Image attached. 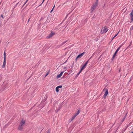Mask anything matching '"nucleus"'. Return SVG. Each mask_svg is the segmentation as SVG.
Instances as JSON below:
<instances>
[{
    "label": "nucleus",
    "mask_w": 133,
    "mask_h": 133,
    "mask_svg": "<svg viewBox=\"0 0 133 133\" xmlns=\"http://www.w3.org/2000/svg\"><path fill=\"white\" fill-rule=\"evenodd\" d=\"M25 120L24 119H22V120L18 128L19 130H22L23 129L24 124L25 123Z\"/></svg>",
    "instance_id": "nucleus-1"
},
{
    "label": "nucleus",
    "mask_w": 133,
    "mask_h": 133,
    "mask_svg": "<svg viewBox=\"0 0 133 133\" xmlns=\"http://www.w3.org/2000/svg\"><path fill=\"white\" fill-rule=\"evenodd\" d=\"M98 4V0H97V1L92 5L91 6V10L92 12L94 10Z\"/></svg>",
    "instance_id": "nucleus-2"
},
{
    "label": "nucleus",
    "mask_w": 133,
    "mask_h": 133,
    "mask_svg": "<svg viewBox=\"0 0 133 133\" xmlns=\"http://www.w3.org/2000/svg\"><path fill=\"white\" fill-rule=\"evenodd\" d=\"M108 30V28L106 26H104L103 27L101 31V33L102 34L106 33Z\"/></svg>",
    "instance_id": "nucleus-3"
},
{
    "label": "nucleus",
    "mask_w": 133,
    "mask_h": 133,
    "mask_svg": "<svg viewBox=\"0 0 133 133\" xmlns=\"http://www.w3.org/2000/svg\"><path fill=\"white\" fill-rule=\"evenodd\" d=\"M84 52H83L80 54L78 55L76 59V61L79 58H81L82 56L84 55Z\"/></svg>",
    "instance_id": "nucleus-4"
},
{
    "label": "nucleus",
    "mask_w": 133,
    "mask_h": 133,
    "mask_svg": "<svg viewBox=\"0 0 133 133\" xmlns=\"http://www.w3.org/2000/svg\"><path fill=\"white\" fill-rule=\"evenodd\" d=\"M64 71H63L61 72L57 76V78H60V77H61V76H62V75L63 74V72H64Z\"/></svg>",
    "instance_id": "nucleus-5"
},
{
    "label": "nucleus",
    "mask_w": 133,
    "mask_h": 133,
    "mask_svg": "<svg viewBox=\"0 0 133 133\" xmlns=\"http://www.w3.org/2000/svg\"><path fill=\"white\" fill-rule=\"evenodd\" d=\"M54 34H55L54 33H53V32H51L50 34V35H49L48 36V37H47L48 38H50Z\"/></svg>",
    "instance_id": "nucleus-6"
},
{
    "label": "nucleus",
    "mask_w": 133,
    "mask_h": 133,
    "mask_svg": "<svg viewBox=\"0 0 133 133\" xmlns=\"http://www.w3.org/2000/svg\"><path fill=\"white\" fill-rule=\"evenodd\" d=\"M5 64H6V59H4L3 64L2 66V67L3 68H4L5 66Z\"/></svg>",
    "instance_id": "nucleus-7"
},
{
    "label": "nucleus",
    "mask_w": 133,
    "mask_h": 133,
    "mask_svg": "<svg viewBox=\"0 0 133 133\" xmlns=\"http://www.w3.org/2000/svg\"><path fill=\"white\" fill-rule=\"evenodd\" d=\"M108 90H106V91L103 96V97L104 98H105V97H106V96H107V95L108 94Z\"/></svg>",
    "instance_id": "nucleus-8"
},
{
    "label": "nucleus",
    "mask_w": 133,
    "mask_h": 133,
    "mask_svg": "<svg viewBox=\"0 0 133 133\" xmlns=\"http://www.w3.org/2000/svg\"><path fill=\"white\" fill-rule=\"evenodd\" d=\"M131 19V20L133 21V12L132 11L130 14Z\"/></svg>",
    "instance_id": "nucleus-9"
},
{
    "label": "nucleus",
    "mask_w": 133,
    "mask_h": 133,
    "mask_svg": "<svg viewBox=\"0 0 133 133\" xmlns=\"http://www.w3.org/2000/svg\"><path fill=\"white\" fill-rule=\"evenodd\" d=\"M86 65L85 64H84L83 66L82 65V66L81 67V70L82 71L84 69V68H85V67H86Z\"/></svg>",
    "instance_id": "nucleus-10"
},
{
    "label": "nucleus",
    "mask_w": 133,
    "mask_h": 133,
    "mask_svg": "<svg viewBox=\"0 0 133 133\" xmlns=\"http://www.w3.org/2000/svg\"><path fill=\"white\" fill-rule=\"evenodd\" d=\"M76 115H75L74 116H73L71 118V121H72L76 117Z\"/></svg>",
    "instance_id": "nucleus-11"
},
{
    "label": "nucleus",
    "mask_w": 133,
    "mask_h": 133,
    "mask_svg": "<svg viewBox=\"0 0 133 133\" xmlns=\"http://www.w3.org/2000/svg\"><path fill=\"white\" fill-rule=\"evenodd\" d=\"M6 53L5 52H4V59H6Z\"/></svg>",
    "instance_id": "nucleus-12"
},
{
    "label": "nucleus",
    "mask_w": 133,
    "mask_h": 133,
    "mask_svg": "<svg viewBox=\"0 0 133 133\" xmlns=\"http://www.w3.org/2000/svg\"><path fill=\"white\" fill-rule=\"evenodd\" d=\"M80 112V110H78L77 112V113L75 115H76V116H77V115H78L79 114V113Z\"/></svg>",
    "instance_id": "nucleus-13"
},
{
    "label": "nucleus",
    "mask_w": 133,
    "mask_h": 133,
    "mask_svg": "<svg viewBox=\"0 0 133 133\" xmlns=\"http://www.w3.org/2000/svg\"><path fill=\"white\" fill-rule=\"evenodd\" d=\"M56 90L57 92H58L59 91L58 89V87H56Z\"/></svg>",
    "instance_id": "nucleus-14"
},
{
    "label": "nucleus",
    "mask_w": 133,
    "mask_h": 133,
    "mask_svg": "<svg viewBox=\"0 0 133 133\" xmlns=\"http://www.w3.org/2000/svg\"><path fill=\"white\" fill-rule=\"evenodd\" d=\"M121 48V46H119L116 50V52L117 53V52L119 50V49H120Z\"/></svg>",
    "instance_id": "nucleus-15"
},
{
    "label": "nucleus",
    "mask_w": 133,
    "mask_h": 133,
    "mask_svg": "<svg viewBox=\"0 0 133 133\" xmlns=\"http://www.w3.org/2000/svg\"><path fill=\"white\" fill-rule=\"evenodd\" d=\"M117 53V52H115V53L114 54V55L113 56V58H114V57H115L116 56Z\"/></svg>",
    "instance_id": "nucleus-16"
},
{
    "label": "nucleus",
    "mask_w": 133,
    "mask_h": 133,
    "mask_svg": "<svg viewBox=\"0 0 133 133\" xmlns=\"http://www.w3.org/2000/svg\"><path fill=\"white\" fill-rule=\"evenodd\" d=\"M57 87H58V89L59 88H62V85H59L58 86H57Z\"/></svg>",
    "instance_id": "nucleus-17"
},
{
    "label": "nucleus",
    "mask_w": 133,
    "mask_h": 133,
    "mask_svg": "<svg viewBox=\"0 0 133 133\" xmlns=\"http://www.w3.org/2000/svg\"><path fill=\"white\" fill-rule=\"evenodd\" d=\"M67 41H65L64 42H63L62 43L61 45H63L66 42H67Z\"/></svg>",
    "instance_id": "nucleus-18"
},
{
    "label": "nucleus",
    "mask_w": 133,
    "mask_h": 133,
    "mask_svg": "<svg viewBox=\"0 0 133 133\" xmlns=\"http://www.w3.org/2000/svg\"><path fill=\"white\" fill-rule=\"evenodd\" d=\"M82 71L81 70L79 71V72L78 73H77V75H79L80 74V73L81 72V71Z\"/></svg>",
    "instance_id": "nucleus-19"
},
{
    "label": "nucleus",
    "mask_w": 133,
    "mask_h": 133,
    "mask_svg": "<svg viewBox=\"0 0 133 133\" xmlns=\"http://www.w3.org/2000/svg\"><path fill=\"white\" fill-rule=\"evenodd\" d=\"M89 60H88L87 61V62H86V63H85V64L86 65H87V64H88V62H89Z\"/></svg>",
    "instance_id": "nucleus-20"
},
{
    "label": "nucleus",
    "mask_w": 133,
    "mask_h": 133,
    "mask_svg": "<svg viewBox=\"0 0 133 133\" xmlns=\"http://www.w3.org/2000/svg\"><path fill=\"white\" fill-rule=\"evenodd\" d=\"M55 5L54 6L53 8L50 11V12H52V11L54 9V8L55 7Z\"/></svg>",
    "instance_id": "nucleus-21"
},
{
    "label": "nucleus",
    "mask_w": 133,
    "mask_h": 133,
    "mask_svg": "<svg viewBox=\"0 0 133 133\" xmlns=\"http://www.w3.org/2000/svg\"><path fill=\"white\" fill-rule=\"evenodd\" d=\"M118 35V34H116L114 37L112 39H113L115 37H116V36Z\"/></svg>",
    "instance_id": "nucleus-22"
},
{
    "label": "nucleus",
    "mask_w": 133,
    "mask_h": 133,
    "mask_svg": "<svg viewBox=\"0 0 133 133\" xmlns=\"http://www.w3.org/2000/svg\"><path fill=\"white\" fill-rule=\"evenodd\" d=\"M49 74V72H47V73L46 74V75H45V77H46L47 76L48 74Z\"/></svg>",
    "instance_id": "nucleus-23"
},
{
    "label": "nucleus",
    "mask_w": 133,
    "mask_h": 133,
    "mask_svg": "<svg viewBox=\"0 0 133 133\" xmlns=\"http://www.w3.org/2000/svg\"><path fill=\"white\" fill-rule=\"evenodd\" d=\"M64 69L65 70H67V68L66 67H65L64 68Z\"/></svg>",
    "instance_id": "nucleus-24"
},
{
    "label": "nucleus",
    "mask_w": 133,
    "mask_h": 133,
    "mask_svg": "<svg viewBox=\"0 0 133 133\" xmlns=\"http://www.w3.org/2000/svg\"><path fill=\"white\" fill-rule=\"evenodd\" d=\"M130 29L132 30L133 29V25L131 27Z\"/></svg>",
    "instance_id": "nucleus-25"
},
{
    "label": "nucleus",
    "mask_w": 133,
    "mask_h": 133,
    "mask_svg": "<svg viewBox=\"0 0 133 133\" xmlns=\"http://www.w3.org/2000/svg\"><path fill=\"white\" fill-rule=\"evenodd\" d=\"M28 0H27L25 2V3H24V5H25L26 3L27 2H28Z\"/></svg>",
    "instance_id": "nucleus-26"
},
{
    "label": "nucleus",
    "mask_w": 133,
    "mask_h": 133,
    "mask_svg": "<svg viewBox=\"0 0 133 133\" xmlns=\"http://www.w3.org/2000/svg\"><path fill=\"white\" fill-rule=\"evenodd\" d=\"M1 17L3 18H4V17H3V15H1Z\"/></svg>",
    "instance_id": "nucleus-27"
},
{
    "label": "nucleus",
    "mask_w": 133,
    "mask_h": 133,
    "mask_svg": "<svg viewBox=\"0 0 133 133\" xmlns=\"http://www.w3.org/2000/svg\"><path fill=\"white\" fill-rule=\"evenodd\" d=\"M45 0H43V2H42V3L40 5H41L42 3H43V2H44V1Z\"/></svg>",
    "instance_id": "nucleus-28"
},
{
    "label": "nucleus",
    "mask_w": 133,
    "mask_h": 133,
    "mask_svg": "<svg viewBox=\"0 0 133 133\" xmlns=\"http://www.w3.org/2000/svg\"><path fill=\"white\" fill-rule=\"evenodd\" d=\"M46 133H50V131L49 130Z\"/></svg>",
    "instance_id": "nucleus-29"
},
{
    "label": "nucleus",
    "mask_w": 133,
    "mask_h": 133,
    "mask_svg": "<svg viewBox=\"0 0 133 133\" xmlns=\"http://www.w3.org/2000/svg\"><path fill=\"white\" fill-rule=\"evenodd\" d=\"M1 78L0 77V81H1Z\"/></svg>",
    "instance_id": "nucleus-30"
},
{
    "label": "nucleus",
    "mask_w": 133,
    "mask_h": 133,
    "mask_svg": "<svg viewBox=\"0 0 133 133\" xmlns=\"http://www.w3.org/2000/svg\"><path fill=\"white\" fill-rule=\"evenodd\" d=\"M29 20H30V18H29V19H28V22H29Z\"/></svg>",
    "instance_id": "nucleus-31"
},
{
    "label": "nucleus",
    "mask_w": 133,
    "mask_h": 133,
    "mask_svg": "<svg viewBox=\"0 0 133 133\" xmlns=\"http://www.w3.org/2000/svg\"><path fill=\"white\" fill-rule=\"evenodd\" d=\"M125 117L123 119V121L124 120V119H125Z\"/></svg>",
    "instance_id": "nucleus-32"
},
{
    "label": "nucleus",
    "mask_w": 133,
    "mask_h": 133,
    "mask_svg": "<svg viewBox=\"0 0 133 133\" xmlns=\"http://www.w3.org/2000/svg\"><path fill=\"white\" fill-rule=\"evenodd\" d=\"M119 32L117 33V34H118L119 33Z\"/></svg>",
    "instance_id": "nucleus-33"
},
{
    "label": "nucleus",
    "mask_w": 133,
    "mask_h": 133,
    "mask_svg": "<svg viewBox=\"0 0 133 133\" xmlns=\"http://www.w3.org/2000/svg\"><path fill=\"white\" fill-rule=\"evenodd\" d=\"M131 133H133V131Z\"/></svg>",
    "instance_id": "nucleus-34"
}]
</instances>
